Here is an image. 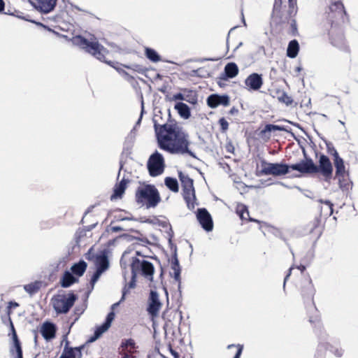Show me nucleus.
<instances>
[{
	"label": "nucleus",
	"mask_w": 358,
	"mask_h": 358,
	"mask_svg": "<svg viewBox=\"0 0 358 358\" xmlns=\"http://www.w3.org/2000/svg\"><path fill=\"white\" fill-rule=\"evenodd\" d=\"M158 115L153 118L158 146L171 154H188L194 158L196 155L189 150V136L176 124L158 123Z\"/></svg>",
	"instance_id": "nucleus-1"
},
{
	"label": "nucleus",
	"mask_w": 358,
	"mask_h": 358,
	"mask_svg": "<svg viewBox=\"0 0 358 358\" xmlns=\"http://www.w3.org/2000/svg\"><path fill=\"white\" fill-rule=\"evenodd\" d=\"M131 279L128 285H126L122 290V296L120 301H123L126 294L131 289L136 286V278L138 274H141L143 277L152 281L155 268L153 264L147 260H140L136 257H133L131 263Z\"/></svg>",
	"instance_id": "nucleus-2"
},
{
	"label": "nucleus",
	"mask_w": 358,
	"mask_h": 358,
	"mask_svg": "<svg viewBox=\"0 0 358 358\" xmlns=\"http://www.w3.org/2000/svg\"><path fill=\"white\" fill-rule=\"evenodd\" d=\"M136 201L147 208H155L161 201V197L155 185H145L138 187L135 194Z\"/></svg>",
	"instance_id": "nucleus-3"
},
{
	"label": "nucleus",
	"mask_w": 358,
	"mask_h": 358,
	"mask_svg": "<svg viewBox=\"0 0 358 358\" xmlns=\"http://www.w3.org/2000/svg\"><path fill=\"white\" fill-rule=\"evenodd\" d=\"M73 43L87 52L92 55L100 61H103L104 54L107 52L106 49L97 41H90L85 38L78 36L73 38Z\"/></svg>",
	"instance_id": "nucleus-4"
},
{
	"label": "nucleus",
	"mask_w": 358,
	"mask_h": 358,
	"mask_svg": "<svg viewBox=\"0 0 358 358\" xmlns=\"http://www.w3.org/2000/svg\"><path fill=\"white\" fill-rule=\"evenodd\" d=\"M77 299L76 294L70 292L68 294H58L52 298L51 301L57 314H66L70 310Z\"/></svg>",
	"instance_id": "nucleus-5"
},
{
	"label": "nucleus",
	"mask_w": 358,
	"mask_h": 358,
	"mask_svg": "<svg viewBox=\"0 0 358 358\" xmlns=\"http://www.w3.org/2000/svg\"><path fill=\"white\" fill-rule=\"evenodd\" d=\"M179 179L183 188V197L189 209H194L196 205L195 191L193 185V180L188 175L182 171L178 172Z\"/></svg>",
	"instance_id": "nucleus-6"
},
{
	"label": "nucleus",
	"mask_w": 358,
	"mask_h": 358,
	"mask_svg": "<svg viewBox=\"0 0 358 358\" xmlns=\"http://www.w3.org/2000/svg\"><path fill=\"white\" fill-rule=\"evenodd\" d=\"M327 19L329 25L342 24L344 22V17L346 12L343 4L340 1H336L330 4L327 12Z\"/></svg>",
	"instance_id": "nucleus-7"
},
{
	"label": "nucleus",
	"mask_w": 358,
	"mask_h": 358,
	"mask_svg": "<svg viewBox=\"0 0 358 358\" xmlns=\"http://www.w3.org/2000/svg\"><path fill=\"white\" fill-rule=\"evenodd\" d=\"M329 26L330 28L328 30V35L331 45L341 50L347 51L348 48L345 44L341 24H334V23H332V25Z\"/></svg>",
	"instance_id": "nucleus-8"
},
{
	"label": "nucleus",
	"mask_w": 358,
	"mask_h": 358,
	"mask_svg": "<svg viewBox=\"0 0 358 358\" xmlns=\"http://www.w3.org/2000/svg\"><path fill=\"white\" fill-rule=\"evenodd\" d=\"M289 166L282 163H271L266 161L262 162L261 174L264 176H280L288 173Z\"/></svg>",
	"instance_id": "nucleus-9"
},
{
	"label": "nucleus",
	"mask_w": 358,
	"mask_h": 358,
	"mask_svg": "<svg viewBox=\"0 0 358 358\" xmlns=\"http://www.w3.org/2000/svg\"><path fill=\"white\" fill-rule=\"evenodd\" d=\"M148 169L152 177L161 175L164 170V159L162 154L155 151L148 161Z\"/></svg>",
	"instance_id": "nucleus-10"
},
{
	"label": "nucleus",
	"mask_w": 358,
	"mask_h": 358,
	"mask_svg": "<svg viewBox=\"0 0 358 358\" xmlns=\"http://www.w3.org/2000/svg\"><path fill=\"white\" fill-rule=\"evenodd\" d=\"M182 313L177 310H167L164 312L162 318L164 320L165 323L164 325V330L171 331L175 327H178L181 320Z\"/></svg>",
	"instance_id": "nucleus-11"
},
{
	"label": "nucleus",
	"mask_w": 358,
	"mask_h": 358,
	"mask_svg": "<svg viewBox=\"0 0 358 358\" xmlns=\"http://www.w3.org/2000/svg\"><path fill=\"white\" fill-rule=\"evenodd\" d=\"M319 165H317L315 173H320L327 181H328L332 176L333 166L329 158L321 154L319 157Z\"/></svg>",
	"instance_id": "nucleus-12"
},
{
	"label": "nucleus",
	"mask_w": 358,
	"mask_h": 358,
	"mask_svg": "<svg viewBox=\"0 0 358 358\" xmlns=\"http://www.w3.org/2000/svg\"><path fill=\"white\" fill-rule=\"evenodd\" d=\"M289 169L297 171L303 174L315 173L317 165L313 162L311 158H306L299 163L292 164Z\"/></svg>",
	"instance_id": "nucleus-13"
},
{
	"label": "nucleus",
	"mask_w": 358,
	"mask_h": 358,
	"mask_svg": "<svg viewBox=\"0 0 358 358\" xmlns=\"http://www.w3.org/2000/svg\"><path fill=\"white\" fill-rule=\"evenodd\" d=\"M115 318V313L113 310L110 312L106 318L105 322L100 326L97 327L95 329L94 335L88 340L89 343L94 342L97 340L104 332H106L111 325L113 320Z\"/></svg>",
	"instance_id": "nucleus-14"
},
{
	"label": "nucleus",
	"mask_w": 358,
	"mask_h": 358,
	"mask_svg": "<svg viewBox=\"0 0 358 358\" xmlns=\"http://www.w3.org/2000/svg\"><path fill=\"white\" fill-rule=\"evenodd\" d=\"M91 251L92 248L87 254V259H90L94 257V263L96 268L103 272L106 271L109 266V262L106 252L105 251H102L99 254H97L94 256V255L91 254Z\"/></svg>",
	"instance_id": "nucleus-15"
},
{
	"label": "nucleus",
	"mask_w": 358,
	"mask_h": 358,
	"mask_svg": "<svg viewBox=\"0 0 358 358\" xmlns=\"http://www.w3.org/2000/svg\"><path fill=\"white\" fill-rule=\"evenodd\" d=\"M196 217L202 228L206 231H210L213 228L211 215L206 208H199Z\"/></svg>",
	"instance_id": "nucleus-16"
},
{
	"label": "nucleus",
	"mask_w": 358,
	"mask_h": 358,
	"mask_svg": "<svg viewBox=\"0 0 358 358\" xmlns=\"http://www.w3.org/2000/svg\"><path fill=\"white\" fill-rule=\"evenodd\" d=\"M162 305L158 293L156 291L152 290L150 293L148 307L147 309L148 313L152 317L157 316Z\"/></svg>",
	"instance_id": "nucleus-17"
},
{
	"label": "nucleus",
	"mask_w": 358,
	"mask_h": 358,
	"mask_svg": "<svg viewBox=\"0 0 358 358\" xmlns=\"http://www.w3.org/2000/svg\"><path fill=\"white\" fill-rule=\"evenodd\" d=\"M84 345L79 347H69V342L66 341L64 348L59 358H82V350L84 348Z\"/></svg>",
	"instance_id": "nucleus-18"
},
{
	"label": "nucleus",
	"mask_w": 358,
	"mask_h": 358,
	"mask_svg": "<svg viewBox=\"0 0 358 358\" xmlns=\"http://www.w3.org/2000/svg\"><path fill=\"white\" fill-rule=\"evenodd\" d=\"M207 104L211 108H215L220 105L227 106L229 104V97L226 94H213L207 98Z\"/></svg>",
	"instance_id": "nucleus-19"
},
{
	"label": "nucleus",
	"mask_w": 358,
	"mask_h": 358,
	"mask_svg": "<svg viewBox=\"0 0 358 358\" xmlns=\"http://www.w3.org/2000/svg\"><path fill=\"white\" fill-rule=\"evenodd\" d=\"M245 84L250 90L257 91L263 85L262 76L257 73H251L245 80Z\"/></svg>",
	"instance_id": "nucleus-20"
},
{
	"label": "nucleus",
	"mask_w": 358,
	"mask_h": 358,
	"mask_svg": "<svg viewBox=\"0 0 358 358\" xmlns=\"http://www.w3.org/2000/svg\"><path fill=\"white\" fill-rule=\"evenodd\" d=\"M57 0H34V6L41 12L48 13L56 6Z\"/></svg>",
	"instance_id": "nucleus-21"
},
{
	"label": "nucleus",
	"mask_w": 358,
	"mask_h": 358,
	"mask_svg": "<svg viewBox=\"0 0 358 358\" xmlns=\"http://www.w3.org/2000/svg\"><path fill=\"white\" fill-rule=\"evenodd\" d=\"M41 333L45 340L50 341L55 337L56 327L52 322H45L41 327Z\"/></svg>",
	"instance_id": "nucleus-22"
},
{
	"label": "nucleus",
	"mask_w": 358,
	"mask_h": 358,
	"mask_svg": "<svg viewBox=\"0 0 358 358\" xmlns=\"http://www.w3.org/2000/svg\"><path fill=\"white\" fill-rule=\"evenodd\" d=\"M334 164L336 168V176H340L341 174L348 173L345 169L343 159L339 156L336 150H334L333 153Z\"/></svg>",
	"instance_id": "nucleus-23"
},
{
	"label": "nucleus",
	"mask_w": 358,
	"mask_h": 358,
	"mask_svg": "<svg viewBox=\"0 0 358 358\" xmlns=\"http://www.w3.org/2000/svg\"><path fill=\"white\" fill-rule=\"evenodd\" d=\"M136 139L135 127L126 136L123 144V153L130 154Z\"/></svg>",
	"instance_id": "nucleus-24"
},
{
	"label": "nucleus",
	"mask_w": 358,
	"mask_h": 358,
	"mask_svg": "<svg viewBox=\"0 0 358 358\" xmlns=\"http://www.w3.org/2000/svg\"><path fill=\"white\" fill-rule=\"evenodd\" d=\"M129 182V180L123 178L118 184H117L114 187L113 194L111 195L110 199L113 200L117 198H121L124 193L127 185Z\"/></svg>",
	"instance_id": "nucleus-25"
},
{
	"label": "nucleus",
	"mask_w": 358,
	"mask_h": 358,
	"mask_svg": "<svg viewBox=\"0 0 358 358\" xmlns=\"http://www.w3.org/2000/svg\"><path fill=\"white\" fill-rule=\"evenodd\" d=\"M78 281V279L71 272L66 271L60 279V285L62 287L67 288Z\"/></svg>",
	"instance_id": "nucleus-26"
},
{
	"label": "nucleus",
	"mask_w": 358,
	"mask_h": 358,
	"mask_svg": "<svg viewBox=\"0 0 358 358\" xmlns=\"http://www.w3.org/2000/svg\"><path fill=\"white\" fill-rule=\"evenodd\" d=\"M13 345L10 348V354L14 356L16 355V358H23L22 356V350L21 347V343L20 340L18 339L17 335L15 334L14 337H13Z\"/></svg>",
	"instance_id": "nucleus-27"
},
{
	"label": "nucleus",
	"mask_w": 358,
	"mask_h": 358,
	"mask_svg": "<svg viewBox=\"0 0 358 358\" xmlns=\"http://www.w3.org/2000/svg\"><path fill=\"white\" fill-rule=\"evenodd\" d=\"M175 109L177 110L180 117L184 119H188L191 116L189 106L183 102H178L176 103Z\"/></svg>",
	"instance_id": "nucleus-28"
},
{
	"label": "nucleus",
	"mask_w": 358,
	"mask_h": 358,
	"mask_svg": "<svg viewBox=\"0 0 358 358\" xmlns=\"http://www.w3.org/2000/svg\"><path fill=\"white\" fill-rule=\"evenodd\" d=\"M318 201L324 204L320 208L321 215L326 217L331 216L333 213V203L329 200L319 199Z\"/></svg>",
	"instance_id": "nucleus-29"
},
{
	"label": "nucleus",
	"mask_w": 358,
	"mask_h": 358,
	"mask_svg": "<svg viewBox=\"0 0 358 358\" xmlns=\"http://www.w3.org/2000/svg\"><path fill=\"white\" fill-rule=\"evenodd\" d=\"M87 263L83 260H80L78 263L74 264L71 268V272L78 276H82L87 268Z\"/></svg>",
	"instance_id": "nucleus-30"
},
{
	"label": "nucleus",
	"mask_w": 358,
	"mask_h": 358,
	"mask_svg": "<svg viewBox=\"0 0 358 358\" xmlns=\"http://www.w3.org/2000/svg\"><path fill=\"white\" fill-rule=\"evenodd\" d=\"M307 283H308V285H307L306 287L305 288V290L302 291L303 296L304 297V299L306 298L308 300L311 301L313 303V308L316 309L315 307V305L313 303V296L314 294V289H313V287L312 285V280L310 278H308ZM316 310H315V311Z\"/></svg>",
	"instance_id": "nucleus-31"
},
{
	"label": "nucleus",
	"mask_w": 358,
	"mask_h": 358,
	"mask_svg": "<svg viewBox=\"0 0 358 358\" xmlns=\"http://www.w3.org/2000/svg\"><path fill=\"white\" fill-rule=\"evenodd\" d=\"M238 73V67L236 64L234 62L228 63L224 66V74L225 76L229 78H233L236 77Z\"/></svg>",
	"instance_id": "nucleus-32"
},
{
	"label": "nucleus",
	"mask_w": 358,
	"mask_h": 358,
	"mask_svg": "<svg viewBox=\"0 0 358 358\" xmlns=\"http://www.w3.org/2000/svg\"><path fill=\"white\" fill-rule=\"evenodd\" d=\"M299 45L296 40H292L289 43L287 55L290 58H295L299 52Z\"/></svg>",
	"instance_id": "nucleus-33"
},
{
	"label": "nucleus",
	"mask_w": 358,
	"mask_h": 358,
	"mask_svg": "<svg viewBox=\"0 0 358 358\" xmlns=\"http://www.w3.org/2000/svg\"><path fill=\"white\" fill-rule=\"evenodd\" d=\"M145 55L146 57L152 62H158L162 60L160 55L152 48H145Z\"/></svg>",
	"instance_id": "nucleus-34"
},
{
	"label": "nucleus",
	"mask_w": 358,
	"mask_h": 358,
	"mask_svg": "<svg viewBox=\"0 0 358 358\" xmlns=\"http://www.w3.org/2000/svg\"><path fill=\"white\" fill-rule=\"evenodd\" d=\"M348 176V173L341 174V176H335V178L338 179V185L340 188L343 190L348 189L350 186V182L349 181Z\"/></svg>",
	"instance_id": "nucleus-35"
},
{
	"label": "nucleus",
	"mask_w": 358,
	"mask_h": 358,
	"mask_svg": "<svg viewBox=\"0 0 358 358\" xmlns=\"http://www.w3.org/2000/svg\"><path fill=\"white\" fill-rule=\"evenodd\" d=\"M166 186L172 192H178L179 190L178 182L176 178L166 177L164 180Z\"/></svg>",
	"instance_id": "nucleus-36"
},
{
	"label": "nucleus",
	"mask_w": 358,
	"mask_h": 358,
	"mask_svg": "<svg viewBox=\"0 0 358 358\" xmlns=\"http://www.w3.org/2000/svg\"><path fill=\"white\" fill-rule=\"evenodd\" d=\"M40 286H41V282L36 281L34 282H31V283L25 285L24 286V289L29 294H34L39 290Z\"/></svg>",
	"instance_id": "nucleus-37"
},
{
	"label": "nucleus",
	"mask_w": 358,
	"mask_h": 358,
	"mask_svg": "<svg viewBox=\"0 0 358 358\" xmlns=\"http://www.w3.org/2000/svg\"><path fill=\"white\" fill-rule=\"evenodd\" d=\"M274 131H288V130L283 126L268 124L264 127V129L262 131V134H265L266 132H271Z\"/></svg>",
	"instance_id": "nucleus-38"
},
{
	"label": "nucleus",
	"mask_w": 358,
	"mask_h": 358,
	"mask_svg": "<svg viewBox=\"0 0 358 358\" xmlns=\"http://www.w3.org/2000/svg\"><path fill=\"white\" fill-rule=\"evenodd\" d=\"M124 66L128 69L133 70L141 74L145 73L148 71L146 67L138 64H133L131 65H124Z\"/></svg>",
	"instance_id": "nucleus-39"
},
{
	"label": "nucleus",
	"mask_w": 358,
	"mask_h": 358,
	"mask_svg": "<svg viewBox=\"0 0 358 358\" xmlns=\"http://www.w3.org/2000/svg\"><path fill=\"white\" fill-rule=\"evenodd\" d=\"M189 75L190 76H197L203 78L206 77V75H208V73L206 72V71L203 68H199L197 69L192 70Z\"/></svg>",
	"instance_id": "nucleus-40"
},
{
	"label": "nucleus",
	"mask_w": 358,
	"mask_h": 358,
	"mask_svg": "<svg viewBox=\"0 0 358 358\" xmlns=\"http://www.w3.org/2000/svg\"><path fill=\"white\" fill-rule=\"evenodd\" d=\"M171 270L173 272H171V275L173 277L176 281L180 282V266H174L171 265Z\"/></svg>",
	"instance_id": "nucleus-41"
},
{
	"label": "nucleus",
	"mask_w": 358,
	"mask_h": 358,
	"mask_svg": "<svg viewBox=\"0 0 358 358\" xmlns=\"http://www.w3.org/2000/svg\"><path fill=\"white\" fill-rule=\"evenodd\" d=\"M246 213V215H248V209L244 204L239 203L236 207V213L240 217H244V213Z\"/></svg>",
	"instance_id": "nucleus-42"
},
{
	"label": "nucleus",
	"mask_w": 358,
	"mask_h": 358,
	"mask_svg": "<svg viewBox=\"0 0 358 358\" xmlns=\"http://www.w3.org/2000/svg\"><path fill=\"white\" fill-rule=\"evenodd\" d=\"M279 101L285 103L287 106L292 104L293 100L291 96H288V94L283 92L282 94L278 97Z\"/></svg>",
	"instance_id": "nucleus-43"
},
{
	"label": "nucleus",
	"mask_w": 358,
	"mask_h": 358,
	"mask_svg": "<svg viewBox=\"0 0 358 358\" xmlns=\"http://www.w3.org/2000/svg\"><path fill=\"white\" fill-rule=\"evenodd\" d=\"M103 273V271L96 268V271L94 272V273L92 276V278H91V280H90V284H91L92 288L94 287V284L96 282V281L99 280V278H100L101 275Z\"/></svg>",
	"instance_id": "nucleus-44"
},
{
	"label": "nucleus",
	"mask_w": 358,
	"mask_h": 358,
	"mask_svg": "<svg viewBox=\"0 0 358 358\" xmlns=\"http://www.w3.org/2000/svg\"><path fill=\"white\" fill-rule=\"evenodd\" d=\"M122 347L123 348H130V349H135L136 348V343L135 341L131 339H127L125 340L122 343Z\"/></svg>",
	"instance_id": "nucleus-45"
},
{
	"label": "nucleus",
	"mask_w": 358,
	"mask_h": 358,
	"mask_svg": "<svg viewBox=\"0 0 358 358\" xmlns=\"http://www.w3.org/2000/svg\"><path fill=\"white\" fill-rule=\"evenodd\" d=\"M329 350L336 357H340L343 355V350L341 348L335 346H330Z\"/></svg>",
	"instance_id": "nucleus-46"
},
{
	"label": "nucleus",
	"mask_w": 358,
	"mask_h": 358,
	"mask_svg": "<svg viewBox=\"0 0 358 358\" xmlns=\"http://www.w3.org/2000/svg\"><path fill=\"white\" fill-rule=\"evenodd\" d=\"M219 124L222 131H226L228 129L229 123L224 117H222L219 120Z\"/></svg>",
	"instance_id": "nucleus-47"
},
{
	"label": "nucleus",
	"mask_w": 358,
	"mask_h": 358,
	"mask_svg": "<svg viewBox=\"0 0 358 358\" xmlns=\"http://www.w3.org/2000/svg\"><path fill=\"white\" fill-rule=\"evenodd\" d=\"M171 265L174 266H180L179 261H178V257H177L176 250H175L174 255L172 257Z\"/></svg>",
	"instance_id": "nucleus-48"
},
{
	"label": "nucleus",
	"mask_w": 358,
	"mask_h": 358,
	"mask_svg": "<svg viewBox=\"0 0 358 358\" xmlns=\"http://www.w3.org/2000/svg\"><path fill=\"white\" fill-rule=\"evenodd\" d=\"M173 100H185V101H188L187 99H186L184 96V95L182 94V93H177L176 94L173 95Z\"/></svg>",
	"instance_id": "nucleus-49"
},
{
	"label": "nucleus",
	"mask_w": 358,
	"mask_h": 358,
	"mask_svg": "<svg viewBox=\"0 0 358 358\" xmlns=\"http://www.w3.org/2000/svg\"><path fill=\"white\" fill-rule=\"evenodd\" d=\"M289 6L291 12H293L295 7L296 6V0H290L289 1Z\"/></svg>",
	"instance_id": "nucleus-50"
},
{
	"label": "nucleus",
	"mask_w": 358,
	"mask_h": 358,
	"mask_svg": "<svg viewBox=\"0 0 358 358\" xmlns=\"http://www.w3.org/2000/svg\"><path fill=\"white\" fill-rule=\"evenodd\" d=\"M243 350V347L239 345V348L234 357V358H240Z\"/></svg>",
	"instance_id": "nucleus-51"
},
{
	"label": "nucleus",
	"mask_w": 358,
	"mask_h": 358,
	"mask_svg": "<svg viewBox=\"0 0 358 358\" xmlns=\"http://www.w3.org/2000/svg\"><path fill=\"white\" fill-rule=\"evenodd\" d=\"M110 230L113 232H118V231H123V229L118 226H114V227H111Z\"/></svg>",
	"instance_id": "nucleus-52"
},
{
	"label": "nucleus",
	"mask_w": 358,
	"mask_h": 358,
	"mask_svg": "<svg viewBox=\"0 0 358 358\" xmlns=\"http://www.w3.org/2000/svg\"><path fill=\"white\" fill-rule=\"evenodd\" d=\"M9 320H10V330H11V332H12V338H13V337H14V335L17 334H16L14 325H13L11 320L9 319Z\"/></svg>",
	"instance_id": "nucleus-53"
},
{
	"label": "nucleus",
	"mask_w": 358,
	"mask_h": 358,
	"mask_svg": "<svg viewBox=\"0 0 358 358\" xmlns=\"http://www.w3.org/2000/svg\"><path fill=\"white\" fill-rule=\"evenodd\" d=\"M246 213H244V217H240L241 220H249L251 222H258L257 220H255V219H252L249 217V215H246Z\"/></svg>",
	"instance_id": "nucleus-54"
},
{
	"label": "nucleus",
	"mask_w": 358,
	"mask_h": 358,
	"mask_svg": "<svg viewBox=\"0 0 358 358\" xmlns=\"http://www.w3.org/2000/svg\"><path fill=\"white\" fill-rule=\"evenodd\" d=\"M170 352H171V355L175 358H178V357H179L178 353L177 352H176L175 350H173L171 347H170Z\"/></svg>",
	"instance_id": "nucleus-55"
},
{
	"label": "nucleus",
	"mask_w": 358,
	"mask_h": 358,
	"mask_svg": "<svg viewBox=\"0 0 358 358\" xmlns=\"http://www.w3.org/2000/svg\"><path fill=\"white\" fill-rule=\"evenodd\" d=\"M5 8V3L3 0H0V13L3 12Z\"/></svg>",
	"instance_id": "nucleus-56"
},
{
	"label": "nucleus",
	"mask_w": 358,
	"mask_h": 358,
	"mask_svg": "<svg viewBox=\"0 0 358 358\" xmlns=\"http://www.w3.org/2000/svg\"><path fill=\"white\" fill-rule=\"evenodd\" d=\"M291 27H292L293 31L296 30V23L295 20H292Z\"/></svg>",
	"instance_id": "nucleus-57"
},
{
	"label": "nucleus",
	"mask_w": 358,
	"mask_h": 358,
	"mask_svg": "<svg viewBox=\"0 0 358 358\" xmlns=\"http://www.w3.org/2000/svg\"><path fill=\"white\" fill-rule=\"evenodd\" d=\"M146 223L155 224L156 223V219L146 218Z\"/></svg>",
	"instance_id": "nucleus-58"
},
{
	"label": "nucleus",
	"mask_w": 358,
	"mask_h": 358,
	"mask_svg": "<svg viewBox=\"0 0 358 358\" xmlns=\"http://www.w3.org/2000/svg\"><path fill=\"white\" fill-rule=\"evenodd\" d=\"M328 152L330 155L333 156L334 150H336L334 147H330L329 145H327Z\"/></svg>",
	"instance_id": "nucleus-59"
},
{
	"label": "nucleus",
	"mask_w": 358,
	"mask_h": 358,
	"mask_svg": "<svg viewBox=\"0 0 358 358\" xmlns=\"http://www.w3.org/2000/svg\"><path fill=\"white\" fill-rule=\"evenodd\" d=\"M309 321L310 323H315V322H318L319 320L317 319V317H315V318H313V317H310Z\"/></svg>",
	"instance_id": "nucleus-60"
},
{
	"label": "nucleus",
	"mask_w": 358,
	"mask_h": 358,
	"mask_svg": "<svg viewBox=\"0 0 358 358\" xmlns=\"http://www.w3.org/2000/svg\"><path fill=\"white\" fill-rule=\"evenodd\" d=\"M145 220H146V217H141L138 219L136 220V221H138L142 223H146Z\"/></svg>",
	"instance_id": "nucleus-61"
},
{
	"label": "nucleus",
	"mask_w": 358,
	"mask_h": 358,
	"mask_svg": "<svg viewBox=\"0 0 358 358\" xmlns=\"http://www.w3.org/2000/svg\"><path fill=\"white\" fill-rule=\"evenodd\" d=\"M136 219L134 218V217H123V218H121L120 220L123 221V220H136Z\"/></svg>",
	"instance_id": "nucleus-62"
},
{
	"label": "nucleus",
	"mask_w": 358,
	"mask_h": 358,
	"mask_svg": "<svg viewBox=\"0 0 358 358\" xmlns=\"http://www.w3.org/2000/svg\"><path fill=\"white\" fill-rule=\"evenodd\" d=\"M17 306H18V303H16V302L10 301V302L9 303V307H10V308H12V307L15 308V307H17Z\"/></svg>",
	"instance_id": "nucleus-63"
},
{
	"label": "nucleus",
	"mask_w": 358,
	"mask_h": 358,
	"mask_svg": "<svg viewBox=\"0 0 358 358\" xmlns=\"http://www.w3.org/2000/svg\"><path fill=\"white\" fill-rule=\"evenodd\" d=\"M96 224H97V223H95V224H92L90 226L87 227V231L92 230V229H94L96 227Z\"/></svg>",
	"instance_id": "nucleus-64"
}]
</instances>
